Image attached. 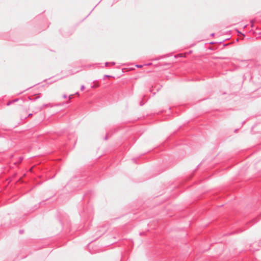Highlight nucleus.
Segmentation results:
<instances>
[{"mask_svg":"<svg viewBox=\"0 0 261 261\" xmlns=\"http://www.w3.org/2000/svg\"><path fill=\"white\" fill-rule=\"evenodd\" d=\"M133 161H134V163H137V159H133Z\"/></svg>","mask_w":261,"mask_h":261,"instance_id":"2eb2a0df","label":"nucleus"},{"mask_svg":"<svg viewBox=\"0 0 261 261\" xmlns=\"http://www.w3.org/2000/svg\"><path fill=\"white\" fill-rule=\"evenodd\" d=\"M61 225H62L63 226V227L64 228L65 226V225L63 224L62 220H61Z\"/></svg>","mask_w":261,"mask_h":261,"instance_id":"f3484780","label":"nucleus"},{"mask_svg":"<svg viewBox=\"0 0 261 261\" xmlns=\"http://www.w3.org/2000/svg\"><path fill=\"white\" fill-rule=\"evenodd\" d=\"M105 77H111V76L109 75H105Z\"/></svg>","mask_w":261,"mask_h":261,"instance_id":"6ab92c4d","label":"nucleus"},{"mask_svg":"<svg viewBox=\"0 0 261 261\" xmlns=\"http://www.w3.org/2000/svg\"><path fill=\"white\" fill-rule=\"evenodd\" d=\"M12 103H13V102H12V100L10 101H9V102H8V103H7V106H10V105H11V104H12Z\"/></svg>","mask_w":261,"mask_h":261,"instance_id":"6e6552de","label":"nucleus"},{"mask_svg":"<svg viewBox=\"0 0 261 261\" xmlns=\"http://www.w3.org/2000/svg\"><path fill=\"white\" fill-rule=\"evenodd\" d=\"M92 213V210L90 207H86L83 208V211L80 213V215L82 217H89Z\"/></svg>","mask_w":261,"mask_h":261,"instance_id":"f03ea898","label":"nucleus"},{"mask_svg":"<svg viewBox=\"0 0 261 261\" xmlns=\"http://www.w3.org/2000/svg\"><path fill=\"white\" fill-rule=\"evenodd\" d=\"M144 105V102H143L142 101H140V105L141 106H143V105Z\"/></svg>","mask_w":261,"mask_h":261,"instance_id":"f8f14e48","label":"nucleus"},{"mask_svg":"<svg viewBox=\"0 0 261 261\" xmlns=\"http://www.w3.org/2000/svg\"><path fill=\"white\" fill-rule=\"evenodd\" d=\"M86 175H79L72 178L65 187L66 189H71V191L80 189L86 184Z\"/></svg>","mask_w":261,"mask_h":261,"instance_id":"f257e3e1","label":"nucleus"},{"mask_svg":"<svg viewBox=\"0 0 261 261\" xmlns=\"http://www.w3.org/2000/svg\"><path fill=\"white\" fill-rule=\"evenodd\" d=\"M215 35V34L214 33H212L211 34V36H214Z\"/></svg>","mask_w":261,"mask_h":261,"instance_id":"5701e85b","label":"nucleus"},{"mask_svg":"<svg viewBox=\"0 0 261 261\" xmlns=\"http://www.w3.org/2000/svg\"><path fill=\"white\" fill-rule=\"evenodd\" d=\"M109 64H111L112 65H114L115 64V62H111V63L106 62L105 63V66H107Z\"/></svg>","mask_w":261,"mask_h":261,"instance_id":"423d86ee","label":"nucleus"},{"mask_svg":"<svg viewBox=\"0 0 261 261\" xmlns=\"http://www.w3.org/2000/svg\"><path fill=\"white\" fill-rule=\"evenodd\" d=\"M210 43L211 44H213V43H214L213 42H211Z\"/></svg>","mask_w":261,"mask_h":261,"instance_id":"bb28decb","label":"nucleus"},{"mask_svg":"<svg viewBox=\"0 0 261 261\" xmlns=\"http://www.w3.org/2000/svg\"><path fill=\"white\" fill-rule=\"evenodd\" d=\"M108 135H107L106 136L105 138V140H107V139H108Z\"/></svg>","mask_w":261,"mask_h":261,"instance_id":"412c9836","label":"nucleus"},{"mask_svg":"<svg viewBox=\"0 0 261 261\" xmlns=\"http://www.w3.org/2000/svg\"><path fill=\"white\" fill-rule=\"evenodd\" d=\"M18 99H19L16 98V99H15L13 100H12L13 103H14V102H16V101H17L18 100Z\"/></svg>","mask_w":261,"mask_h":261,"instance_id":"9b49d317","label":"nucleus"},{"mask_svg":"<svg viewBox=\"0 0 261 261\" xmlns=\"http://www.w3.org/2000/svg\"><path fill=\"white\" fill-rule=\"evenodd\" d=\"M38 98V97H36V98L34 99V100L37 99Z\"/></svg>","mask_w":261,"mask_h":261,"instance_id":"a878e982","label":"nucleus"},{"mask_svg":"<svg viewBox=\"0 0 261 261\" xmlns=\"http://www.w3.org/2000/svg\"><path fill=\"white\" fill-rule=\"evenodd\" d=\"M23 160V156H20L19 158V162H18V163L19 164Z\"/></svg>","mask_w":261,"mask_h":261,"instance_id":"0eeeda50","label":"nucleus"},{"mask_svg":"<svg viewBox=\"0 0 261 261\" xmlns=\"http://www.w3.org/2000/svg\"><path fill=\"white\" fill-rule=\"evenodd\" d=\"M63 97L64 98H67V95H66V94H64V95H63Z\"/></svg>","mask_w":261,"mask_h":261,"instance_id":"dca6fc26","label":"nucleus"},{"mask_svg":"<svg viewBox=\"0 0 261 261\" xmlns=\"http://www.w3.org/2000/svg\"><path fill=\"white\" fill-rule=\"evenodd\" d=\"M151 64V63H148V64H146V65H150Z\"/></svg>","mask_w":261,"mask_h":261,"instance_id":"393cba45","label":"nucleus"},{"mask_svg":"<svg viewBox=\"0 0 261 261\" xmlns=\"http://www.w3.org/2000/svg\"><path fill=\"white\" fill-rule=\"evenodd\" d=\"M33 170H34V168L33 167H32V168L30 169V171L31 172H34Z\"/></svg>","mask_w":261,"mask_h":261,"instance_id":"ddd939ff","label":"nucleus"},{"mask_svg":"<svg viewBox=\"0 0 261 261\" xmlns=\"http://www.w3.org/2000/svg\"><path fill=\"white\" fill-rule=\"evenodd\" d=\"M137 68H142L143 67L142 65H136V66Z\"/></svg>","mask_w":261,"mask_h":261,"instance_id":"1a4fd4ad","label":"nucleus"},{"mask_svg":"<svg viewBox=\"0 0 261 261\" xmlns=\"http://www.w3.org/2000/svg\"><path fill=\"white\" fill-rule=\"evenodd\" d=\"M23 231H24V230H19V233H20V234H22V233H23Z\"/></svg>","mask_w":261,"mask_h":261,"instance_id":"4468645a","label":"nucleus"},{"mask_svg":"<svg viewBox=\"0 0 261 261\" xmlns=\"http://www.w3.org/2000/svg\"><path fill=\"white\" fill-rule=\"evenodd\" d=\"M85 89V86L84 85H82L81 87V90L82 91V90H84Z\"/></svg>","mask_w":261,"mask_h":261,"instance_id":"9d476101","label":"nucleus"},{"mask_svg":"<svg viewBox=\"0 0 261 261\" xmlns=\"http://www.w3.org/2000/svg\"><path fill=\"white\" fill-rule=\"evenodd\" d=\"M35 207H36V209H37L38 208H39V206L38 205H35Z\"/></svg>","mask_w":261,"mask_h":261,"instance_id":"4be33fe9","label":"nucleus"},{"mask_svg":"<svg viewBox=\"0 0 261 261\" xmlns=\"http://www.w3.org/2000/svg\"><path fill=\"white\" fill-rule=\"evenodd\" d=\"M32 113H30V114H29L28 115V117H30V116H32Z\"/></svg>","mask_w":261,"mask_h":261,"instance_id":"aec40b11","label":"nucleus"},{"mask_svg":"<svg viewBox=\"0 0 261 261\" xmlns=\"http://www.w3.org/2000/svg\"><path fill=\"white\" fill-rule=\"evenodd\" d=\"M239 61L243 62L245 64H244V65L246 66L247 67H248L249 68H252L253 66L254 67V62H256V61L254 60H238Z\"/></svg>","mask_w":261,"mask_h":261,"instance_id":"7ed1b4c3","label":"nucleus"},{"mask_svg":"<svg viewBox=\"0 0 261 261\" xmlns=\"http://www.w3.org/2000/svg\"><path fill=\"white\" fill-rule=\"evenodd\" d=\"M72 95H70L69 96V100L72 98Z\"/></svg>","mask_w":261,"mask_h":261,"instance_id":"a211bd4d","label":"nucleus"},{"mask_svg":"<svg viewBox=\"0 0 261 261\" xmlns=\"http://www.w3.org/2000/svg\"><path fill=\"white\" fill-rule=\"evenodd\" d=\"M254 67L261 73V64L257 62H254Z\"/></svg>","mask_w":261,"mask_h":261,"instance_id":"20e7f679","label":"nucleus"},{"mask_svg":"<svg viewBox=\"0 0 261 261\" xmlns=\"http://www.w3.org/2000/svg\"><path fill=\"white\" fill-rule=\"evenodd\" d=\"M239 32V33H240V34H242V35L243 36H245V35H244V34H242V33H241V32Z\"/></svg>","mask_w":261,"mask_h":261,"instance_id":"b1692460","label":"nucleus"},{"mask_svg":"<svg viewBox=\"0 0 261 261\" xmlns=\"http://www.w3.org/2000/svg\"><path fill=\"white\" fill-rule=\"evenodd\" d=\"M47 105L45 104V105H43L42 107H38V108H37V111H41V110L43 109V107H46V106H47Z\"/></svg>","mask_w":261,"mask_h":261,"instance_id":"39448f33","label":"nucleus"}]
</instances>
